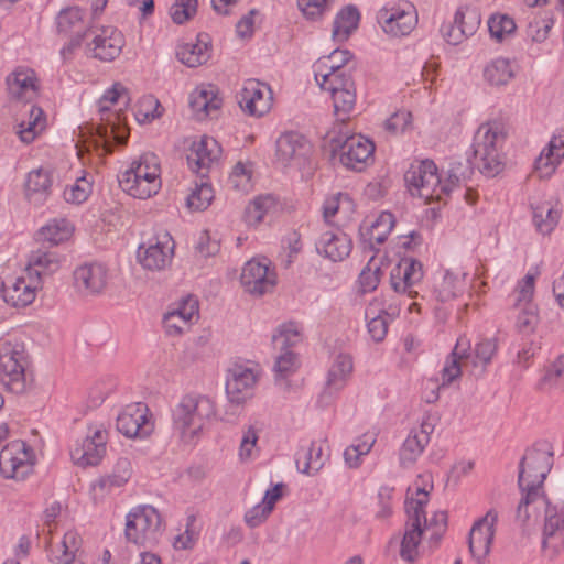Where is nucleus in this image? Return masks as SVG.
Wrapping results in <instances>:
<instances>
[{"instance_id": "obj_1", "label": "nucleus", "mask_w": 564, "mask_h": 564, "mask_svg": "<svg viewBox=\"0 0 564 564\" xmlns=\"http://www.w3.org/2000/svg\"><path fill=\"white\" fill-rule=\"evenodd\" d=\"M130 100L128 89L121 83H115L110 89L105 91L98 101L100 122L80 128L82 137H88L85 140L87 151L90 147H94L96 150L101 149L102 154H109L113 150V143L126 144L128 140L127 127L121 113L111 110V107L118 102L127 107Z\"/></svg>"}, {"instance_id": "obj_2", "label": "nucleus", "mask_w": 564, "mask_h": 564, "mask_svg": "<svg viewBox=\"0 0 564 564\" xmlns=\"http://www.w3.org/2000/svg\"><path fill=\"white\" fill-rule=\"evenodd\" d=\"M469 164L453 162L447 170L446 180L437 173L435 163L431 160L413 162L404 174V181L413 196L422 198L425 203L442 200L448 196L455 186L469 177Z\"/></svg>"}, {"instance_id": "obj_3", "label": "nucleus", "mask_w": 564, "mask_h": 564, "mask_svg": "<svg viewBox=\"0 0 564 564\" xmlns=\"http://www.w3.org/2000/svg\"><path fill=\"white\" fill-rule=\"evenodd\" d=\"M543 512L542 549L546 556L554 557L564 547V503L552 502L546 496L529 495L521 498L517 508V520L525 525Z\"/></svg>"}, {"instance_id": "obj_4", "label": "nucleus", "mask_w": 564, "mask_h": 564, "mask_svg": "<svg viewBox=\"0 0 564 564\" xmlns=\"http://www.w3.org/2000/svg\"><path fill=\"white\" fill-rule=\"evenodd\" d=\"M216 415L214 401L204 394L184 395L172 410V430L184 444L195 442L206 423Z\"/></svg>"}, {"instance_id": "obj_5", "label": "nucleus", "mask_w": 564, "mask_h": 564, "mask_svg": "<svg viewBox=\"0 0 564 564\" xmlns=\"http://www.w3.org/2000/svg\"><path fill=\"white\" fill-rule=\"evenodd\" d=\"M506 140L501 122L489 121L479 126L473 140L474 164L490 177L498 175L505 167L502 145Z\"/></svg>"}, {"instance_id": "obj_6", "label": "nucleus", "mask_w": 564, "mask_h": 564, "mask_svg": "<svg viewBox=\"0 0 564 564\" xmlns=\"http://www.w3.org/2000/svg\"><path fill=\"white\" fill-rule=\"evenodd\" d=\"M553 466V453L546 443H536L523 455L518 474V485L522 497L529 495L545 496L543 482Z\"/></svg>"}, {"instance_id": "obj_7", "label": "nucleus", "mask_w": 564, "mask_h": 564, "mask_svg": "<svg viewBox=\"0 0 564 564\" xmlns=\"http://www.w3.org/2000/svg\"><path fill=\"white\" fill-rule=\"evenodd\" d=\"M161 169L155 154L145 153L119 176L121 188L132 197L147 199L161 188Z\"/></svg>"}, {"instance_id": "obj_8", "label": "nucleus", "mask_w": 564, "mask_h": 564, "mask_svg": "<svg viewBox=\"0 0 564 564\" xmlns=\"http://www.w3.org/2000/svg\"><path fill=\"white\" fill-rule=\"evenodd\" d=\"M23 344L0 341V382L9 391L23 394L32 387V375Z\"/></svg>"}, {"instance_id": "obj_9", "label": "nucleus", "mask_w": 564, "mask_h": 564, "mask_svg": "<svg viewBox=\"0 0 564 564\" xmlns=\"http://www.w3.org/2000/svg\"><path fill=\"white\" fill-rule=\"evenodd\" d=\"M429 501V492L424 488H416L415 498L406 499L405 511L408 521L401 541L400 556L406 562H414L419 557V545L423 534V524L426 525L424 507Z\"/></svg>"}, {"instance_id": "obj_10", "label": "nucleus", "mask_w": 564, "mask_h": 564, "mask_svg": "<svg viewBox=\"0 0 564 564\" xmlns=\"http://www.w3.org/2000/svg\"><path fill=\"white\" fill-rule=\"evenodd\" d=\"M162 534L160 513L151 506L133 508L126 517V539L139 546H152Z\"/></svg>"}, {"instance_id": "obj_11", "label": "nucleus", "mask_w": 564, "mask_h": 564, "mask_svg": "<svg viewBox=\"0 0 564 564\" xmlns=\"http://www.w3.org/2000/svg\"><path fill=\"white\" fill-rule=\"evenodd\" d=\"M108 432L102 425L90 426L87 435L70 449V457L79 467L97 466L107 453Z\"/></svg>"}, {"instance_id": "obj_12", "label": "nucleus", "mask_w": 564, "mask_h": 564, "mask_svg": "<svg viewBox=\"0 0 564 564\" xmlns=\"http://www.w3.org/2000/svg\"><path fill=\"white\" fill-rule=\"evenodd\" d=\"M259 370L256 366L235 364L226 377V394L230 403L243 404L253 394V389L259 379Z\"/></svg>"}, {"instance_id": "obj_13", "label": "nucleus", "mask_w": 564, "mask_h": 564, "mask_svg": "<svg viewBox=\"0 0 564 564\" xmlns=\"http://www.w3.org/2000/svg\"><path fill=\"white\" fill-rule=\"evenodd\" d=\"M240 282L248 293L261 296L273 290L276 275L268 259H251L242 268Z\"/></svg>"}, {"instance_id": "obj_14", "label": "nucleus", "mask_w": 564, "mask_h": 564, "mask_svg": "<svg viewBox=\"0 0 564 564\" xmlns=\"http://www.w3.org/2000/svg\"><path fill=\"white\" fill-rule=\"evenodd\" d=\"M383 31L392 36H404L412 32L417 22L415 8L411 3L399 7H383L377 13Z\"/></svg>"}, {"instance_id": "obj_15", "label": "nucleus", "mask_w": 564, "mask_h": 564, "mask_svg": "<svg viewBox=\"0 0 564 564\" xmlns=\"http://www.w3.org/2000/svg\"><path fill=\"white\" fill-rule=\"evenodd\" d=\"M32 470V454L22 441H14L0 452V473L6 478L23 479Z\"/></svg>"}, {"instance_id": "obj_16", "label": "nucleus", "mask_w": 564, "mask_h": 564, "mask_svg": "<svg viewBox=\"0 0 564 564\" xmlns=\"http://www.w3.org/2000/svg\"><path fill=\"white\" fill-rule=\"evenodd\" d=\"M174 254V241L170 234L164 232L138 249L140 264L150 271H161L170 265Z\"/></svg>"}, {"instance_id": "obj_17", "label": "nucleus", "mask_w": 564, "mask_h": 564, "mask_svg": "<svg viewBox=\"0 0 564 564\" xmlns=\"http://www.w3.org/2000/svg\"><path fill=\"white\" fill-rule=\"evenodd\" d=\"M271 88L257 80L248 79L245 82L241 91L238 95V104L240 108L248 115L262 117L268 113L272 107Z\"/></svg>"}, {"instance_id": "obj_18", "label": "nucleus", "mask_w": 564, "mask_h": 564, "mask_svg": "<svg viewBox=\"0 0 564 564\" xmlns=\"http://www.w3.org/2000/svg\"><path fill=\"white\" fill-rule=\"evenodd\" d=\"M117 430L127 437H144L152 433L149 409L142 402L127 405L117 417Z\"/></svg>"}, {"instance_id": "obj_19", "label": "nucleus", "mask_w": 564, "mask_h": 564, "mask_svg": "<svg viewBox=\"0 0 564 564\" xmlns=\"http://www.w3.org/2000/svg\"><path fill=\"white\" fill-rule=\"evenodd\" d=\"M91 41L87 43V53L93 57L105 62H111L117 58L124 45V39L121 32L116 28L106 26L100 30H93Z\"/></svg>"}, {"instance_id": "obj_20", "label": "nucleus", "mask_w": 564, "mask_h": 564, "mask_svg": "<svg viewBox=\"0 0 564 564\" xmlns=\"http://www.w3.org/2000/svg\"><path fill=\"white\" fill-rule=\"evenodd\" d=\"M497 521L498 513L495 510H489L473 524L469 531L468 546L474 558L480 561L490 553Z\"/></svg>"}, {"instance_id": "obj_21", "label": "nucleus", "mask_w": 564, "mask_h": 564, "mask_svg": "<svg viewBox=\"0 0 564 564\" xmlns=\"http://www.w3.org/2000/svg\"><path fill=\"white\" fill-rule=\"evenodd\" d=\"M197 319L198 301L196 297L187 295L170 307L163 317V324L169 335H180Z\"/></svg>"}, {"instance_id": "obj_22", "label": "nucleus", "mask_w": 564, "mask_h": 564, "mask_svg": "<svg viewBox=\"0 0 564 564\" xmlns=\"http://www.w3.org/2000/svg\"><path fill=\"white\" fill-rule=\"evenodd\" d=\"M423 279V265L413 258H403L392 269L390 282L397 293L413 297L417 294L416 286Z\"/></svg>"}, {"instance_id": "obj_23", "label": "nucleus", "mask_w": 564, "mask_h": 564, "mask_svg": "<svg viewBox=\"0 0 564 564\" xmlns=\"http://www.w3.org/2000/svg\"><path fill=\"white\" fill-rule=\"evenodd\" d=\"M40 288L36 279L25 274L3 281L1 294L7 304L13 307H25L34 301Z\"/></svg>"}, {"instance_id": "obj_24", "label": "nucleus", "mask_w": 564, "mask_h": 564, "mask_svg": "<svg viewBox=\"0 0 564 564\" xmlns=\"http://www.w3.org/2000/svg\"><path fill=\"white\" fill-rule=\"evenodd\" d=\"M375 151L373 143L362 137L355 134L346 138L339 145V161L347 169L361 171Z\"/></svg>"}, {"instance_id": "obj_25", "label": "nucleus", "mask_w": 564, "mask_h": 564, "mask_svg": "<svg viewBox=\"0 0 564 564\" xmlns=\"http://www.w3.org/2000/svg\"><path fill=\"white\" fill-rule=\"evenodd\" d=\"M220 152L218 142L213 138L204 137L194 141L187 154L188 166L204 178L212 165L218 161Z\"/></svg>"}, {"instance_id": "obj_26", "label": "nucleus", "mask_w": 564, "mask_h": 564, "mask_svg": "<svg viewBox=\"0 0 564 564\" xmlns=\"http://www.w3.org/2000/svg\"><path fill=\"white\" fill-rule=\"evenodd\" d=\"M434 431V423L424 419L417 427H413L400 448V464L403 467L412 466L422 455Z\"/></svg>"}, {"instance_id": "obj_27", "label": "nucleus", "mask_w": 564, "mask_h": 564, "mask_svg": "<svg viewBox=\"0 0 564 564\" xmlns=\"http://www.w3.org/2000/svg\"><path fill=\"white\" fill-rule=\"evenodd\" d=\"M107 268L97 262L85 263L74 271L76 290L85 296L100 294L107 285Z\"/></svg>"}, {"instance_id": "obj_28", "label": "nucleus", "mask_w": 564, "mask_h": 564, "mask_svg": "<svg viewBox=\"0 0 564 564\" xmlns=\"http://www.w3.org/2000/svg\"><path fill=\"white\" fill-rule=\"evenodd\" d=\"M310 144L297 133H284L276 140V162L286 167L299 165L310 152Z\"/></svg>"}, {"instance_id": "obj_29", "label": "nucleus", "mask_w": 564, "mask_h": 564, "mask_svg": "<svg viewBox=\"0 0 564 564\" xmlns=\"http://www.w3.org/2000/svg\"><path fill=\"white\" fill-rule=\"evenodd\" d=\"M469 348L470 343L467 338L460 337L457 339L452 354L445 360L444 367L441 371V378L433 381V384L437 390L440 388L448 387L451 383L459 379L463 365L467 367L465 357L468 356Z\"/></svg>"}, {"instance_id": "obj_30", "label": "nucleus", "mask_w": 564, "mask_h": 564, "mask_svg": "<svg viewBox=\"0 0 564 564\" xmlns=\"http://www.w3.org/2000/svg\"><path fill=\"white\" fill-rule=\"evenodd\" d=\"M351 249V239L341 230L326 231L321 235L316 242L317 252L334 262L346 259Z\"/></svg>"}, {"instance_id": "obj_31", "label": "nucleus", "mask_w": 564, "mask_h": 564, "mask_svg": "<svg viewBox=\"0 0 564 564\" xmlns=\"http://www.w3.org/2000/svg\"><path fill=\"white\" fill-rule=\"evenodd\" d=\"M394 223V216L389 212L380 213L373 221H365L359 229L364 248L375 250L378 245L383 243L391 232Z\"/></svg>"}, {"instance_id": "obj_32", "label": "nucleus", "mask_w": 564, "mask_h": 564, "mask_svg": "<svg viewBox=\"0 0 564 564\" xmlns=\"http://www.w3.org/2000/svg\"><path fill=\"white\" fill-rule=\"evenodd\" d=\"M47 544L48 558L53 564H72L82 553L83 540L78 532L69 530L57 544L51 541Z\"/></svg>"}, {"instance_id": "obj_33", "label": "nucleus", "mask_w": 564, "mask_h": 564, "mask_svg": "<svg viewBox=\"0 0 564 564\" xmlns=\"http://www.w3.org/2000/svg\"><path fill=\"white\" fill-rule=\"evenodd\" d=\"M52 183V174L47 169L39 167L29 172L24 183L28 202L35 206L42 205L51 193Z\"/></svg>"}, {"instance_id": "obj_34", "label": "nucleus", "mask_w": 564, "mask_h": 564, "mask_svg": "<svg viewBox=\"0 0 564 564\" xmlns=\"http://www.w3.org/2000/svg\"><path fill=\"white\" fill-rule=\"evenodd\" d=\"M59 265L61 259L56 252L37 249L31 252L24 274L36 279L41 285L42 278L56 272L59 269Z\"/></svg>"}, {"instance_id": "obj_35", "label": "nucleus", "mask_w": 564, "mask_h": 564, "mask_svg": "<svg viewBox=\"0 0 564 564\" xmlns=\"http://www.w3.org/2000/svg\"><path fill=\"white\" fill-rule=\"evenodd\" d=\"M564 159V141L553 137L535 160L534 171L539 178H549Z\"/></svg>"}, {"instance_id": "obj_36", "label": "nucleus", "mask_w": 564, "mask_h": 564, "mask_svg": "<svg viewBox=\"0 0 564 564\" xmlns=\"http://www.w3.org/2000/svg\"><path fill=\"white\" fill-rule=\"evenodd\" d=\"M392 315L394 312L389 313L384 302L380 299H375L367 305L365 317L368 319V333L375 341L379 343L384 339Z\"/></svg>"}, {"instance_id": "obj_37", "label": "nucleus", "mask_w": 564, "mask_h": 564, "mask_svg": "<svg viewBox=\"0 0 564 564\" xmlns=\"http://www.w3.org/2000/svg\"><path fill=\"white\" fill-rule=\"evenodd\" d=\"M221 102L210 85L196 88L189 96V106L197 120H204L218 111Z\"/></svg>"}, {"instance_id": "obj_38", "label": "nucleus", "mask_w": 564, "mask_h": 564, "mask_svg": "<svg viewBox=\"0 0 564 564\" xmlns=\"http://www.w3.org/2000/svg\"><path fill=\"white\" fill-rule=\"evenodd\" d=\"M7 84L10 96L15 100L29 102L36 97L35 77L30 69L15 70L8 77Z\"/></svg>"}, {"instance_id": "obj_39", "label": "nucleus", "mask_w": 564, "mask_h": 564, "mask_svg": "<svg viewBox=\"0 0 564 564\" xmlns=\"http://www.w3.org/2000/svg\"><path fill=\"white\" fill-rule=\"evenodd\" d=\"M498 349L496 339L484 338L479 340L475 348H469L468 356H466V366L470 367V373L473 376H481L488 365L491 362L494 356Z\"/></svg>"}, {"instance_id": "obj_40", "label": "nucleus", "mask_w": 564, "mask_h": 564, "mask_svg": "<svg viewBox=\"0 0 564 564\" xmlns=\"http://www.w3.org/2000/svg\"><path fill=\"white\" fill-rule=\"evenodd\" d=\"M535 389L549 397L564 392V354L546 367L543 376L536 382Z\"/></svg>"}, {"instance_id": "obj_41", "label": "nucleus", "mask_w": 564, "mask_h": 564, "mask_svg": "<svg viewBox=\"0 0 564 564\" xmlns=\"http://www.w3.org/2000/svg\"><path fill=\"white\" fill-rule=\"evenodd\" d=\"M562 208L558 203L542 202L532 207V220L536 231L551 235L560 223Z\"/></svg>"}, {"instance_id": "obj_42", "label": "nucleus", "mask_w": 564, "mask_h": 564, "mask_svg": "<svg viewBox=\"0 0 564 564\" xmlns=\"http://www.w3.org/2000/svg\"><path fill=\"white\" fill-rule=\"evenodd\" d=\"M326 456L322 443L312 442L306 447H301L296 453V467L302 474L313 476L325 465Z\"/></svg>"}, {"instance_id": "obj_43", "label": "nucleus", "mask_w": 564, "mask_h": 564, "mask_svg": "<svg viewBox=\"0 0 564 564\" xmlns=\"http://www.w3.org/2000/svg\"><path fill=\"white\" fill-rule=\"evenodd\" d=\"M279 210L276 198L271 195H260L251 200L245 209V219L249 226H258Z\"/></svg>"}, {"instance_id": "obj_44", "label": "nucleus", "mask_w": 564, "mask_h": 564, "mask_svg": "<svg viewBox=\"0 0 564 564\" xmlns=\"http://www.w3.org/2000/svg\"><path fill=\"white\" fill-rule=\"evenodd\" d=\"M466 273L453 270H446L434 284V293L438 301L447 302L458 295L465 290Z\"/></svg>"}, {"instance_id": "obj_45", "label": "nucleus", "mask_w": 564, "mask_h": 564, "mask_svg": "<svg viewBox=\"0 0 564 564\" xmlns=\"http://www.w3.org/2000/svg\"><path fill=\"white\" fill-rule=\"evenodd\" d=\"M56 24L59 33L87 39L93 33V29H86L83 12L77 7L62 10L56 18Z\"/></svg>"}, {"instance_id": "obj_46", "label": "nucleus", "mask_w": 564, "mask_h": 564, "mask_svg": "<svg viewBox=\"0 0 564 564\" xmlns=\"http://www.w3.org/2000/svg\"><path fill=\"white\" fill-rule=\"evenodd\" d=\"M208 44V35L199 34L196 43H187L178 47L177 58L188 67L200 66L210 57Z\"/></svg>"}, {"instance_id": "obj_47", "label": "nucleus", "mask_w": 564, "mask_h": 564, "mask_svg": "<svg viewBox=\"0 0 564 564\" xmlns=\"http://www.w3.org/2000/svg\"><path fill=\"white\" fill-rule=\"evenodd\" d=\"M352 360L349 355L339 354L334 359L328 371L327 387L324 394L332 395L333 392L341 390L352 372Z\"/></svg>"}, {"instance_id": "obj_48", "label": "nucleus", "mask_w": 564, "mask_h": 564, "mask_svg": "<svg viewBox=\"0 0 564 564\" xmlns=\"http://www.w3.org/2000/svg\"><path fill=\"white\" fill-rule=\"evenodd\" d=\"M355 210L352 199L343 193L328 197L323 206V215L327 223H332L334 217H338V221L348 220Z\"/></svg>"}, {"instance_id": "obj_49", "label": "nucleus", "mask_w": 564, "mask_h": 564, "mask_svg": "<svg viewBox=\"0 0 564 564\" xmlns=\"http://www.w3.org/2000/svg\"><path fill=\"white\" fill-rule=\"evenodd\" d=\"M359 12L352 6H347L340 10L334 21L333 39L336 42H345L357 29L359 22Z\"/></svg>"}, {"instance_id": "obj_50", "label": "nucleus", "mask_w": 564, "mask_h": 564, "mask_svg": "<svg viewBox=\"0 0 564 564\" xmlns=\"http://www.w3.org/2000/svg\"><path fill=\"white\" fill-rule=\"evenodd\" d=\"M46 120L40 107L31 106L28 120L17 126V134L23 143H31L45 129Z\"/></svg>"}, {"instance_id": "obj_51", "label": "nucleus", "mask_w": 564, "mask_h": 564, "mask_svg": "<svg viewBox=\"0 0 564 564\" xmlns=\"http://www.w3.org/2000/svg\"><path fill=\"white\" fill-rule=\"evenodd\" d=\"M73 232V227L66 219H54L43 226L36 234V240L50 245L66 241Z\"/></svg>"}, {"instance_id": "obj_52", "label": "nucleus", "mask_w": 564, "mask_h": 564, "mask_svg": "<svg viewBox=\"0 0 564 564\" xmlns=\"http://www.w3.org/2000/svg\"><path fill=\"white\" fill-rule=\"evenodd\" d=\"M484 76L490 85L503 86L514 77V68L509 59L498 57L485 67Z\"/></svg>"}, {"instance_id": "obj_53", "label": "nucleus", "mask_w": 564, "mask_h": 564, "mask_svg": "<svg viewBox=\"0 0 564 564\" xmlns=\"http://www.w3.org/2000/svg\"><path fill=\"white\" fill-rule=\"evenodd\" d=\"M351 57L349 51L337 48L330 55L319 58L314 65L316 82H318L319 75L325 73H346L344 67Z\"/></svg>"}, {"instance_id": "obj_54", "label": "nucleus", "mask_w": 564, "mask_h": 564, "mask_svg": "<svg viewBox=\"0 0 564 564\" xmlns=\"http://www.w3.org/2000/svg\"><path fill=\"white\" fill-rule=\"evenodd\" d=\"M487 24L490 37L499 43L508 40L517 30L514 20L506 13L491 14Z\"/></svg>"}, {"instance_id": "obj_55", "label": "nucleus", "mask_w": 564, "mask_h": 564, "mask_svg": "<svg viewBox=\"0 0 564 564\" xmlns=\"http://www.w3.org/2000/svg\"><path fill=\"white\" fill-rule=\"evenodd\" d=\"M480 23V17L478 13H471L468 17V25L466 29H462L458 24L453 21L452 23L444 24L441 29L443 37L447 43L457 45L469 35H473Z\"/></svg>"}, {"instance_id": "obj_56", "label": "nucleus", "mask_w": 564, "mask_h": 564, "mask_svg": "<svg viewBox=\"0 0 564 564\" xmlns=\"http://www.w3.org/2000/svg\"><path fill=\"white\" fill-rule=\"evenodd\" d=\"M554 25V17L551 12L533 17L527 29L528 37L534 43H543Z\"/></svg>"}, {"instance_id": "obj_57", "label": "nucleus", "mask_w": 564, "mask_h": 564, "mask_svg": "<svg viewBox=\"0 0 564 564\" xmlns=\"http://www.w3.org/2000/svg\"><path fill=\"white\" fill-rule=\"evenodd\" d=\"M252 164L238 162L228 178V185L240 193H248L252 186Z\"/></svg>"}, {"instance_id": "obj_58", "label": "nucleus", "mask_w": 564, "mask_h": 564, "mask_svg": "<svg viewBox=\"0 0 564 564\" xmlns=\"http://www.w3.org/2000/svg\"><path fill=\"white\" fill-rule=\"evenodd\" d=\"M301 340L299 327L293 323L282 324L272 335V343L278 350H290L291 347L297 345Z\"/></svg>"}, {"instance_id": "obj_59", "label": "nucleus", "mask_w": 564, "mask_h": 564, "mask_svg": "<svg viewBox=\"0 0 564 564\" xmlns=\"http://www.w3.org/2000/svg\"><path fill=\"white\" fill-rule=\"evenodd\" d=\"M259 440V430L253 425H249L242 430V437L239 445V459L242 463H249L253 460L259 453L257 446Z\"/></svg>"}, {"instance_id": "obj_60", "label": "nucleus", "mask_w": 564, "mask_h": 564, "mask_svg": "<svg viewBox=\"0 0 564 564\" xmlns=\"http://www.w3.org/2000/svg\"><path fill=\"white\" fill-rule=\"evenodd\" d=\"M317 84L322 89L329 91L332 96L355 86L354 80L347 73H325L319 75Z\"/></svg>"}, {"instance_id": "obj_61", "label": "nucleus", "mask_w": 564, "mask_h": 564, "mask_svg": "<svg viewBox=\"0 0 564 564\" xmlns=\"http://www.w3.org/2000/svg\"><path fill=\"white\" fill-rule=\"evenodd\" d=\"M375 442L376 440L372 436L365 435L364 438L348 446L344 452L346 465L350 468H357L361 463V457L371 451Z\"/></svg>"}, {"instance_id": "obj_62", "label": "nucleus", "mask_w": 564, "mask_h": 564, "mask_svg": "<svg viewBox=\"0 0 564 564\" xmlns=\"http://www.w3.org/2000/svg\"><path fill=\"white\" fill-rule=\"evenodd\" d=\"M517 306L519 308L516 323L517 328L523 334L533 333L539 322L536 306L533 303H525Z\"/></svg>"}, {"instance_id": "obj_63", "label": "nucleus", "mask_w": 564, "mask_h": 564, "mask_svg": "<svg viewBox=\"0 0 564 564\" xmlns=\"http://www.w3.org/2000/svg\"><path fill=\"white\" fill-rule=\"evenodd\" d=\"M213 198L214 191L212 186L202 181L187 197V206L192 210H204L210 205Z\"/></svg>"}, {"instance_id": "obj_64", "label": "nucleus", "mask_w": 564, "mask_h": 564, "mask_svg": "<svg viewBox=\"0 0 564 564\" xmlns=\"http://www.w3.org/2000/svg\"><path fill=\"white\" fill-rule=\"evenodd\" d=\"M126 485L120 481L116 474L102 476L91 485V494L95 501L104 500L113 490L119 489Z\"/></svg>"}]
</instances>
